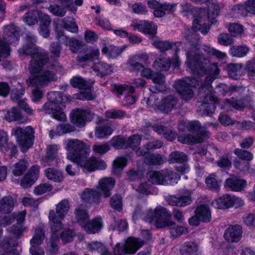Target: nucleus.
Here are the masks:
<instances>
[{
  "label": "nucleus",
  "mask_w": 255,
  "mask_h": 255,
  "mask_svg": "<svg viewBox=\"0 0 255 255\" xmlns=\"http://www.w3.org/2000/svg\"><path fill=\"white\" fill-rule=\"evenodd\" d=\"M148 58V56L147 54H142L140 55H134L131 57L128 62L130 70L132 72H138L141 70L144 66L140 63V59H147Z\"/></svg>",
  "instance_id": "c85d7f7f"
},
{
  "label": "nucleus",
  "mask_w": 255,
  "mask_h": 255,
  "mask_svg": "<svg viewBox=\"0 0 255 255\" xmlns=\"http://www.w3.org/2000/svg\"><path fill=\"white\" fill-rule=\"evenodd\" d=\"M41 12L38 10H34L26 12L23 16L24 21L29 26L37 24Z\"/></svg>",
  "instance_id": "4c0bfd02"
},
{
  "label": "nucleus",
  "mask_w": 255,
  "mask_h": 255,
  "mask_svg": "<svg viewBox=\"0 0 255 255\" xmlns=\"http://www.w3.org/2000/svg\"><path fill=\"white\" fill-rule=\"evenodd\" d=\"M249 51L246 45L233 46L230 49L231 54L234 57H242L245 56Z\"/></svg>",
  "instance_id": "8fccbe9b"
},
{
  "label": "nucleus",
  "mask_w": 255,
  "mask_h": 255,
  "mask_svg": "<svg viewBox=\"0 0 255 255\" xmlns=\"http://www.w3.org/2000/svg\"><path fill=\"white\" fill-rule=\"evenodd\" d=\"M70 209V204L67 199H63L59 202L56 207V212L53 210L50 211L49 219L51 226V232L53 235L63 228L61 220L68 214Z\"/></svg>",
  "instance_id": "0eeeda50"
},
{
  "label": "nucleus",
  "mask_w": 255,
  "mask_h": 255,
  "mask_svg": "<svg viewBox=\"0 0 255 255\" xmlns=\"http://www.w3.org/2000/svg\"><path fill=\"white\" fill-rule=\"evenodd\" d=\"M218 41L221 45L228 46L233 43V38L229 34L222 33L218 36Z\"/></svg>",
  "instance_id": "69168bd1"
},
{
  "label": "nucleus",
  "mask_w": 255,
  "mask_h": 255,
  "mask_svg": "<svg viewBox=\"0 0 255 255\" xmlns=\"http://www.w3.org/2000/svg\"><path fill=\"white\" fill-rule=\"evenodd\" d=\"M75 235V233L73 230H65L61 233V239L63 243L66 244L72 242Z\"/></svg>",
  "instance_id": "e2e57ef3"
},
{
  "label": "nucleus",
  "mask_w": 255,
  "mask_h": 255,
  "mask_svg": "<svg viewBox=\"0 0 255 255\" xmlns=\"http://www.w3.org/2000/svg\"><path fill=\"white\" fill-rule=\"evenodd\" d=\"M187 155L182 152L175 151L169 155L168 161L170 163H182L187 161Z\"/></svg>",
  "instance_id": "09e8293b"
},
{
  "label": "nucleus",
  "mask_w": 255,
  "mask_h": 255,
  "mask_svg": "<svg viewBox=\"0 0 255 255\" xmlns=\"http://www.w3.org/2000/svg\"><path fill=\"white\" fill-rule=\"evenodd\" d=\"M27 167V163L24 160H21L13 165L12 173L17 176H20L26 171Z\"/></svg>",
  "instance_id": "603ef678"
},
{
  "label": "nucleus",
  "mask_w": 255,
  "mask_h": 255,
  "mask_svg": "<svg viewBox=\"0 0 255 255\" xmlns=\"http://www.w3.org/2000/svg\"><path fill=\"white\" fill-rule=\"evenodd\" d=\"M113 131L112 128L109 126H101L96 128V136L102 138L111 135Z\"/></svg>",
  "instance_id": "4d7b16f0"
},
{
  "label": "nucleus",
  "mask_w": 255,
  "mask_h": 255,
  "mask_svg": "<svg viewBox=\"0 0 255 255\" xmlns=\"http://www.w3.org/2000/svg\"><path fill=\"white\" fill-rule=\"evenodd\" d=\"M109 143L116 149L127 148L126 139L120 136L113 137Z\"/></svg>",
  "instance_id": "864d4df0"
},
{
  "label": "nucleus",
  "mask_w": 255,
  "mask_h": 255,
  "mask_svg": "<svg viewBox=\"0 0 255 255\" xmlns=\"http://www.w3.org/2000/svg\"><path fill=\"white\" fill-rule=\"evenodd\" d=\"M171 215L166 209L159 206L154 210H148L145 217V221L155 224L158 228H162L173 225L174 222L169 220Z\"/></svg>",
  "instance_id": "423d86ee"
},
{
  "label": "nucleus",
  "mask_w": 255,
  "mask_h": 255,
  "mask_svg": "<svg viewBox=\"0 0 255 255\" xmlns=\"http://www.w3.org/2000/svg\"><path fill=\"white\" fill-rule=\"evenodd\" d=\"M242 228L238 225H232L227 228L224 235L225 240L229 242H238L242 238Z\"/></svg>",
  "instance_id": "6ab92c4d"
},
{
  "label": "nucleus",
  "mask_w": 255,
  "mask_h": 255,
  "mask_svg": "<svg viewBox=\"0 0 255 255\" xmlns=\"http://www.w3.org/2000/svg\"><path fill=\"white\" fill-rule=\"evenodd\" d=\"M141 136L139 134H133L126 139L127 148L130 147L132 149L138 146L141 142Z\"/></svg>",
  "instance_id": "6e6d98bb"
},
{
  "label": "nucleus",
  "mask_w": 255,
  "mask_h": 255,
  "mask_svg": "<svg viewBox=\"0 0 255 255\" xmlns=\"http://www.w3.org/2000/svg\"><path fill=\"white\" fill-rule=\"evenodd\" d=\"M65 148L67 151V158L83 167L84 172L103 170L107 166L105 162L95 156L88 158L90 150L88 146L78 139L66 140Z\"/></svg>",
  "instance_id": "7ed1b4c3"
},
{
  "label": "nucleus",
  "mask_w": 255,
  "mask_h": 255,
  "mask_svg": "<svg viewBox=\"0 0 255 255\" xmlns=\"http://www.w3.org/2000/svg\"><path fill=\"white\" fill-rule=\"evenodd\" d=\"M48 9L53 14L60 17H63L66 12L64 7L56 4H51Z\"/></svg>",
  "instance_id": "680f3d73"
},
{
  "label": "nucleus",
  "mask_w": 255,
  "mask_h": 255,
  "mask_svg": "<svg viewBox=\"0 0 255 255\" xmlns=\"http://www.w3.org/2000/svg\"><path fill=\"white\" fill-rule=\"evenodd\" d=\"M71 85L74 88L87 90L90 88L89 83L81 77H73L70 81Z\"/></svg>",
  "instance_id": "3c124183"
},
{
  "label": "nucleus",
  "mask_w": 255,
  "mask_h": 255,
  "mask_svg": "<svg viewBox=\"0 0 255 255\" xmlns=\"http://www.w3.org/2000/svg\"><path fill=\"white\" fill-rule=\"evenodd\" d=\"M27 229L26 227H23L22 225H13L12 226L8 227L7 231L14 235V239H7L3 240V246H9L10 247H14L17 246V240L20 238L23 235V232Z\"/></svg>",
  "instance_id": "2eb2a0df"
},
{
  "label": "nucleus",
  "mask_w": 255,
  "mask_h": 255,
  "mask_svg": "<svg viewBox=\"0 0 255 255\" xmlns=\"http://www.w3.org/2000/svg\"><path fill=\"white\" fill-rule=\"evenodd\" d=\"M39 173V166L33 165L28 172L25 175L20 181V186L24 188H28L33 185L37 179Z\"/></svg>",
  "instance_id": "f3484780"
},
{
  "label": "nucleus",
  "mask_w": 255,
  "mask_h": 255,
  "mask_svg": "<svg viewBox=\"0 0 255 255\" xmlns=\"http://www.w3.org/2000/svg\"><path fill=\"white\" fill-rule=\"evenodd\" d=\"M200 101L201 108L204 110V113L206 115H211L215 111L216 109L215 105L218 103V98L214 94L202 95L199 96Z\"/></svg>",
  "instance_id": "4468645a"
},
{
  "label": "nucleus",
  "mask_w": 255,
  "mask_h": 255,
  "mask_svg": "<svg viewBox=\"0 0 255 255\" xmlns=\"http://www.w3.org/2000/svg\"><path fill=\"white\" fill-rule=\"evenodd\" d=\"M133 27L137 28L140 32L154 36L157 32V26L152 21L141 20L138 23L133 25Z\"/></svg>",
  "instance_id": "412c9836"
},
{
  "label": "nucleus",
  "mask_w": 255,
  "mask_h": 255,
  "mask_svg": "<svg viewBox=\"0 0 255 255\" xmlns=\"http://www.w3.org/2000/svg\"><path fill=\"white\" fill-rule=\"evenodd\" d=\"M123 50L121 48L114 45L107 46L105 45L102 49V52L109 58H116L122 53Z\"/></svg>",
  "instance_id": "ea45409f"
},
{
  "label": "nucleus",
  "mask_w": 255,
  "mask_h": 255,
  "mask_svg": "<svg viewBox=\"0 0 255 255\" xmlns=\"http://www.w3.org/2000/svg\"><path fill=\"white\" fill-rule=\"evenodd\" d=\"M15 201L10 196H5L0 200V212L8 214L14 208Z\"/></svg>",
  "instance_id": "7c9ffc66"
},
{
  "label": "nucleus",
  "mask_w": 255,
  "mask_h": 255,
  "mask_svg": "<svg viewBox=\"0 0 255 255\" xmlns=\"http://www.w3.org/2000/svg\"><path fill=\"white\" fill-rule=\"evenodd\" d=\"M10 149L13 153L16 152L17 149L12 143H8L7 135L3 130H0V150L2 152Z\"/></svg>",
  "instance_id": "cd10ccee"
},
{
  "label": "nucleus",
  "mask_w": 255,
  "mask_h": 255,
  "mask_svg": "<svg viewBox=\"0 0 255 255\" xmlns=\"http://www.w3.org/2000/svg\"><path fill=\"white\" fill-rule=\"evenodd\" d=\"M235 154L241 159L250 161L253 158V154L249 151L237 148L234 151Z\"/></svg>",
  "instance_id": "052dcab7"
},
{
  "label": "nucleus",
  "mask_w": 255,
  "mask_h": 255,
  "mask_svg": "<svg viewBox=\"0 0 255 255\" xmlns=\"http://www.w3.org/2000/svg\"><path fill=\"white\" fill-rule=\"evenodd\" d=\"M197 82V84H194L189 78L182 79L175 82V88L183 100L189 101L193 96L192 88L200 85L198 80Z\"/></svg>",
  "instance_id": "9b49d317"
},
{
  "label": "nucleus",
  "mask_w": 255,
  "mask_h": 255,
  "mask_svg": "<svg viewBox=\"0 0 255 255\" xmlns=\"http://www.w3.org/2000/svg\"><path fill=\"white\" fill-rule=\"evenodd\" d=\"M12 134H14L23 151H25L33 144L34 130L30 126L25 128L17 127L12 129Z\"/></svg>",
  "instance_id": "1a4fd4ad"
},
{
  "label": "nucleus",
  "mask_w": 255,
  "mask_h": 255,
  "mask_svg": "<svg viewBox=\"0 0 255 255\" xmlns=\"http://www.w3.org/2000/svg\"><path fill=\"white\" fill-rule=\"evenodd\" d=\"M214 80V78L213 76H208L205 79L204 84H200L201 86L199 88V96L209 95V94H214L212 86H211V84Z\"/></svg>",
  "instance_id": "c9c22d12"
},
{
  "label": "nucleus",
  "mask_w": 255,
  "mask_h": 255,
  "mask_svg": "<svg viewBox=\"0 0 255 255\" xmlns=\"http://www.w3.org/2000/svg\"><path fill=\"white\" fill-rule=\"evenodd\" d=\"M92 68L97 73V75L101 77L110 74L112 71L111 65L103 62L94 63Z\"/></svg>",
  "instance_id": "2f4dec72"
},
{
  "label": "nucleus",
  "mask_w": 255,
  "mask_h": 255,
  "mask_svg": "<svg viewBox=\"0 0 255 255\" xmlns=\"http://www.w3.org/2000/svg\"><path fill=\"white\" fill-rule=\"evenodd\" d=\"M234 202V197H232L228 194H224L213 201L212 205L216 208L224 209L233 206Z\"/></svg>",
  "instance_id": "4be33fe9"
},
{
  "label": "nucleus",
  "mask_w": 255,
  "mask_h": 255,
  "mask_svg": "<svg viewBox=\"0 0 255 255\" xmlns=\"http://www.w3.org/2000/svg\"><path fill=\"white\" fill-rule=\"evenodd\" d=\"M47 101L43 106L41 111L51 114L54 119L64 121L66 118L63 110L65 106L63 103V96L61 92L51 91L48 93Z\"/></svg>",
  "instance_id": "39448f33"
},
{
  "label": "nucleus",
  "mask_w": 255,
  "mask_h": 255,
  "mask_svg": "<svg viewBox=\"0 0 255 255\" xmlns=\"http://www.w3.org/2000/svg\"><path fill=\"white\" fill-rule=\"evenodd\" d=\"M5 120L8 122L16 121L19 123L24 122L23 117L20 111L16 108L13 107L6 112L4 114Z\"/></svg>",
  "instance_id": "f704fd0d"
},
{
  "label": "nucleus",
  "mask_w": 255,
  "mask_h": 255,
  "mask_svg": "<svg viewBox=\"0 0 255 255\" xmlns=\"http://www.w3.org/2000/svg\"><path fill=\"white\" fill-rule=\"evenodd\" d=\"M81 198L90 204H98L100 202L101 194L97 190L86 189L82 194Z\"/></svg>",
  "instance_id": "5701e85b"
},
{
  "label": "nucleus",
  "mask_w": 255,
  "mask_h": 255,
  "mask_svg": "<svg viewBox=\"0 0 255 255\" xmlns=\"http://www.w3.org/2000/svg\"><path fill=\"white\" fill-rule=\"evenodd\" d=\"M26 43L18 52L20 54L30 55L31 60L28 66L29 71L32 75L26 81L29 86L34 87L32 90V100L38 102L43 96L41 87L47 86L57 78L54 73V65L49 62V56L46 52L39 51L36 45V38L34 35L27 34Z\"/></svg>",
  "instance_id": "f257e3e1"
},
{
  "label": "nucleus",
  "mask_w": 255,
  "mask_h": 255,
  "mask_svg": "<svg viewBox=\"0 0 255 255\" xmlns=\"http://www.w3.org/2000/svg\"><path fill=\"white\" fill-rule=\"evenodd\" d=\"M52 188L53 187L50 184H41L35 188L34 192L36 195H41L47 192L51 191Z\"/></svg>",
  "instance_id": "0e129e2a"
},
{
  "label": "nucleus",
  "mask_w": 255,
  "mask_h": 255,
  "mask_svg": "<svg viewBox=\"0 0 255 255\" xmlns=\"http://www.w3.org/2000/svg\"><path fill=\"white\" fill-rule=\"evenodd\" d=\"M92 148L95 153L103 154L110 150L111 147L109 143L106 142L103 144H94Z\"/></svg>",
  "instance_id": "774afa93"
},
{
  "label": "nucleus",
  "mask_w": 255,
  "mask_h": 255,
  "mask_svg": "<svg viewBox=\"0 0 255 255\" xmlns=\"http://www.w3.org/2000/svg\"><path fill=\"white\" fill-rule=\"evenodd\" d=\"M100 190L105 198L111 195V191L115 185V180L111 177H105L99 181Z\"/></svg>",
  "instance_id": "b1692460"
},
{
  "label": "nucleus",
  "mask_w": 255,
  "mask_h": 255,
  "mask_svg": "<svg viewBox=\"0 0 255 255\" xmlns=\"http://www.w3.org/2000/svg\"><path fill=\"white\" fill-rule=\"evenodd\" d=\"M167 202L171 206L184 207L191 203V198L189 195H182L179 197L170 195L168 197Z\"/></svg>",
  "instance_id": "393cba45"
},
{
  "label": "nucleus",
  "mask_w": 255,
  "mask_h": 255,
  "mask_svg": "<svg viewBox=\"0 0 255 255\" xmlns=\"http://www.w3.org/2000/svg\"><path fill=\"white\" fill-rule=\"evenodd\" d=\"M62 25L66 30L73 32H77L78 27L72 17H66L62 20Z\"/></svg>",
  "instance_id": "a18cd8bd"
},
{
  "label": "nucleus",
  "mask_w": 255,
  "mask_h": 255,
  "mask_svg": "<svg viewBox=\"0 0 255 255\" xmlns=\"http://www.w3.org/2000/svg\"><path fill=\"white\" fill-rule=\"evenodd\" d=\"M153 82L157 85L152 86L150 88V90L153 93H156L157 92H161V90L159 89L158 87L164 84L165 82L164 76L160 73L156 72L151 76V78Z\"/></svg>",
  "instance_id": "37998d69"
},
{
  "label": "nucleus",
  "mask_w": 255,
  "mask_h": 255,
  "mask_svg": "<svg viewBox=\"0 0 255 255\" xmlns=\"http://www.w3.org/2000/svg\"><path fill=\"white\" fill-rule=\"evenodd\" d=\"M113 91L117 94H118V97L123 95L124 93H131L134 92V87H129L126 84H123L120 85H115L114 87Z\"/></svg>",
  "instance_id": "13d9d810"
},
{
  "label": "nucleus",
  "mask_w": 255,
  "mask_h": 255,
  "mask_svg": "<svg viewBox=\"0 0 255 255\" xmlns=\"http://www.w3.org/2000/svg\"><path fill=\"white\" fill-rule=\"evenodd\" d=\"M177 99L173 96H168L162 100L160 108L165 113H168L175 108L177 104Z\"/></svg>",
  "instance_id": "72a5a7b5"
},
{
  "label": "nucleus",
  "mask_w": 255,
  "mask_h": 255,
  "mask_svg": "<svg viewBox=\"0 0 255 255\" xmlns=\"http://www.w3.org/2000/svg\"><path fill=\"white\" fill-rule=\"evenodd\" d=\"M144 244V241L138 238H129L125 244L118 243L114 249L115 255H127L134 254Z\"/></svg>",
  "instance_id": "9d476101"
},
{
  "label": "nucleus",
  "mask_w": 255,
  "mask_h": 255,
  "mask_svg": "<svg viewBox=\"0 0 255 255\" xmlns=\"http://www.w3.org/2000/svg\"><path fill=\"white\" fill-rule=\"evenodd\" d=\"M170 61L164 54L160 55L153 62L152 67L158 71H167L170 67Z\"/></svg>",
  "instance_id": "c756f323"
},
{
  "label": "nucleus",
  "mask_w": 255,
  "mask_h": 255,
  "mask_svg": "<svg viewBox=\"0 0 255 255\" xmlns=\"http://www.w3.org/2000/svg\"><path fill=\"white\" fill-rule=\"evenodd\" d=\"M241 69V66L240 64L233 63L229 64L227 69L229 76L232 78L237 79Z\"/></svg>",
  "instance_id": "bf43d9fd"
},
{
  "label": "nucleus",
  "mask_w": 255,
  "mask_h": 255,
  "mask_svg": "<svg viewBox=\"0 0 255 255\" xmlns=\"http://www.w3.org/2000/svg\"><path fill=\"white\" fill-rule=\"evenodd\" d=\"M74 214L77 222L82 226L85 221L89 218L88 212L82 205H79L76 208Z\"/></svg>",
  "instance_id": "58836bf2"
},
{
  "label": "nucleus",
  "mask_w": 255,
  "mask_h": 255,
  "mask_svg": "<svg viewBox=\"0 0 255 255\" xmlns=\"http://www.w3.org/2000/svg\"><path fill=\"white\" fill-rule=\"evenodd\" d=\"M126 164V160L125 158L118 157L116 158L113 162V172L114 174L119 175Z\"/></svg>",
  "instance_id": "5fc2aeb1"
},
{
  "label": "nucleus",
  "mask_w": 255,
  "mask_h": 255,
  "mask_svg": "<svg viewBox=\"0 0 255 255\" xmlns=\"http://www.w3.org/2000/svg\"><path fill=\"white\" fill-rule=\"evenodd\" d=\"M181 43L180 42H177L174 43V45L177 46ZM152 45L162 52L171 48L173 47V43L169 42L168 41L156 40L152 42Z\"/></svg>",
  "instance_id": "de8ad7c7"
},
{
  "label": "nucleus",
  "mask_w": 255,
  "mask_h": 255,
  "mask_svg": "<svg viewBox=\"0 0 255 255\" xmlns=\"http://www.w3.org/2000/svg\"><path fill=\"white\" fill-rule=\"evenodd\" d=\"M247 182L245 180L233 177L227 179L225 186L230 188L232 191H240L246 187Z\"/></svg>",
  "instance_id": "a878e982"
},
{
  "label": "nucleus",
  "mask_w": 255,
  "mask_h": 255,
  "mask_svg": "<svg viewBox=\"0 0 255 255\" xmlns=\"http://www.w3.org/2000/svg\"><path fill=\"white\" fill-rule=\"evenodd\" d=\"M45 174L48 179L55 182H61L64 178L62 173L53 168L46 169Z\"/></svg>",
  "instance_id": "c03bdc74"
},
{
  "label": "nucleus",
  "mask_w": 255,
  "mask_h": 255,
  "mask_svg": "<svg viewBox=\"0 0 255 255\" xmlns=\"http://www.w3.org/2000/svg\"><path fill=\"white\" fill-rule=\"evenodd\" d=\"M103 226V221L101 217H96L89 220L83 225L84 231L88 234L99 233Z\"/></svg>",
  "instance_id": "aec40b11"
},
{
  "label": "nucleus",
  "mask_w": 255,
  "mask_h": 255,
  "mask_svg": "<svg viewBox=\"0 0 255 255\" xmlns=\"http://www.w3.org/2000/svg\"><path fill=\"white\" fill-rule=\"evenodd\" d=\"M164 162V156L158 153L148 155L144 159V163L148 165H160Z\"/></svg>",
  "instance_id": "79ce46f5"
},
{
  "label": "nucleus",
  "mask_w": 255,
  "mask_h": 255,
  "mask_svg": "<svg viewBox=\"0 0 255 255\" xmlns=\"http://www.w3.org/2000/svg\"><path fill=\"white\" fill-rule=\"evenodd\" d=\"M231 108L238 110H242L245 108V103L243 100H236L234 98L226 99L224 101V109L230 110Z\"/></svg>",
  "instance_id": "a19ab883"
},
{
  "label": "nucleus",
  "mask_w": 255,
  "mask_h": 255,
  "mask_svg": "<svg viewBox=\"0 0 255 255\" xmlns=\"http://www.w3.org/2000/svg\"><path fill=\"white\" fill-rule=\"evenodd\" d=\"M184 126L190 132L196 134H187L179 136L178 137V140L181 143L188 144L200 143L203 142L205 138H208L210 136V133L208 131L201 129V124L198 121L181 123L179 125V128L184 130L185 129Z\"/></svg>",
  "instance_id": "20e7f679"
},
{
  "label": "nucleus",
  "mask_w": 255,
  "mask_h": 255,
  "mask_svg": "<svg viewBox=\"0 0 255 255\" xmlns=\"http://www.w3.org/2000/svg\"><path fill=\"white\" fill-rule=\"evenodd\" d=\"M153 129L158 134H162L164 138L168 140L172 141L176 137V132L164 126L155 125L153 127Z\"/></svg>",
  "instance_id": "473e14b6"
},
{
  "label": "nucleus",
  "mask_w": 255,
  "mask_h": 255,
  "mask_svg": "<svg viewBox=\"0 0 255 255\" xmlns=\"http://www.w3.org/2000/svg\"><path fill=\"white\" fill-rule=\"evenodd\" d=\"M198 246L192 242H186L180 247V251L182 255H189L197 251Z\"/></svg>",
  "instance_id": "49530a36"
},
{
  "label": "nucleus",
  "mask_w": 255,
  "mask_h": 255,
  "mask_svg": "<svg viewBox=\"0 0 255 255\" xmlns=\"http://www.w3.org/2000/svg\"><path fill=\"white\" fill-rule=\"evenodd\" d=\"M44 237V232L42 229L38 228L35 229L34 235L30 240L29 252L31 255H44V252L39 245L43 242Z\"/></svg>",
  "instance_id": "ddd939ff"
},
{
  "label": "nucleus",
  "mask_w": 255,
  "mask_h": 255,
  "mask_svg": "<svg viewBox=\"0 0 255 255\" xmlns=\"http://www.w3.org/2000/svg\"><path fill=\"white\" fill-rule=\"evenodd\" d=\"M58 147L56 145L47 146L45 156L42 158L43 163L45 166L49 165L57 157Z\"/></svg>",
  "instance_id": "e433bc0d"
},
{
  "label": "nucleus",
  "mask_w": 255,
  "mask_h": 255,
  "mask_svg": "<svg viewBox=\"0 0 255 255\" xmlns=\"http://www.w3.org/2000/svg\"><path fill=\"white\" fill-rule=\"evenodd\" d=\"M94 114L88 109H77L73 110L71 116V121L77 127H84L85 121H91L94 118Z\"/></svg>",
  "instance_id": "f8f14e48"
},
{
  "label": "nucleus",
  "mask_w": 255,
  "mask_h": 255,
  "mask_svg": "<svg viewBox=\"0 0 255 255\" xmlns=\"http://www.w3.org/2000/svg\"><path fill=\"white\" fill-rule=\"evenodd\" d=\"M56 39L59 43H63L66 46H69L70 50L73 53H77L83 46L82 42L80 40L74 37L69 38L62 33H58Z\"/></svg>",
  "instance_id": "dca6fc26"
},
{
  "label": "nucleus",
  "mask_w": 255,
  "mask_h": 255,
  "mask_svg": "<svg viewBox=\"0 0 255 255\" xmlns=\"http://www.w3.org/2000/svg\"><path fill=\"white\" fill-rule=\"evenodd\" d=\"M195 214L202 222L208 223L211 220V212L207 205L202 204L198 206L195 210Z\"/></svg>",
  "instance_id": "bb28decb"
},
{
  "label": "nucleus",
  "mask_w": 255,
  "mask_h": 255,
  "mask_svg": "<svg viewBox=\"0 0 255 255\" xmlns=\"http://www.w3.org/2000/svg\"><path fill=\"white\" fill-rule=\"evenodd\" d=\"M75 128L69 124H64L58 125L56 128V131L58 135H61L74 131Z\"/></svg>",
  "instance_id": "338daca9"
},
{
  "label": "nucleus",
  "mask_w": 255,
  "mask_h": 255,
  "mask_svg": "<svg viewBox=\"0 0 255 255\" xmlns=\"http://www.w3.org/2000/svg\"><path fill=\"white\" fill-rule=\"evenodd\" d=\"M147 178L149 182L155 185H167L177 183L180 176L169 169L159 171L150 170L147 172Z\"/></svg>",
  "instance_id": "6e6552de"
},
{
  "label": "nucleus",
  "mask_w": 255,
  "mask_h": 255,
  "mask_svg": "<svg viewBox=\"0 0 255 255\" xmlns=\"http://www.w3.org/2000/svg\"><path fill=\"white\" fill-rule=\"evenodd\" d=\"M100 56V51L98 49L90 48L84 55H78L77 57L79 64L85 67L95 59H98Z\"/></svg>",
  "instance_id": "a211bd4d"
},
{
  "label": "nucleus",
  "mask_w": 255,
  "mask_h": 255,
  "mask_svg": "<svg viewBox=\"0 0 255 255\" xmlns=\"http://www.w3.org/2000/svg\"><path fill=\"white\" fill-rule=\"evenodd\" d=\"M209 29V26L202 22L201 18L197 17L193 20L192 28L186 29L182 34L183 37L191 47L186 53V63L194 74L200 76L207 73L206 66L209 60L199 53V36L197 32L206 34Z\"/></svg>",
  "instance_id": "f03ea898"
}]
</instances>
